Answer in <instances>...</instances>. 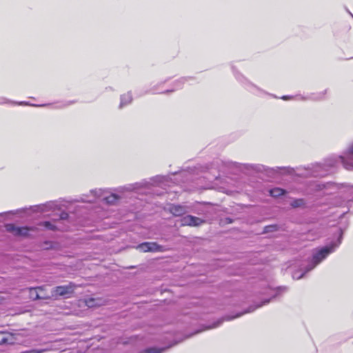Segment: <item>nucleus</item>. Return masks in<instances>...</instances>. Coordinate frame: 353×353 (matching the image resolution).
Segmentation results:
<instances>
[{
	"instance_id": "f257e3e1",
	"label": "nucleus",
	"mask_w": 353,
	"mask_h": 353,
	"mask_svg": "<svg viewBox=\"0 0 353 353\" xmlns=\"http://www.w3.org/2000/svg\"><path fill=\"white\" fill-rule=\"evenodd\" d=\"M343 238V232L338 230L337 239L332 241L329 244L317 248L312 251V259L304 270H301V272H294L292 275L294 279H300L303 277L304 274L313 270L317 265L325 259L329 254L333 253L341 243Z\"/></svg>"
},
{
	"instance_id": "f03ea898",
	"label": "nucleus",
	"mask_w": 353,
	"mask_h": 353,
	"mask_svg": "<svg viewBox=\"0 0 353 353\" xmlns=\"http://www.w3.org/2000/svg\"><path fill=\"white\" fill-rule=\"evenodd\" d=\"M338 163H341L346 170H353V142L348 145L344 155L329 159L323 165H317L313 175L323 176L331 172V168L335 167Z\"/></svg>"
},
{
	"instance_id": "7ed1b4c3",
	"label": "nucleus",
	"mask_w": 353,
	"mask_h": 353,
	"mask_svg": "<svg viewBox=\"0 0 353 353\" xmlns=\"http://www.w3.org/2000/svg\"><path fill=\"white\" fill-rule=\"evenodd\" d=\"M97 199H101L108 204H114L119 199V196L115 194H111L106 196V191L101 189L90 190L89 195H83L81 198L82 202L93 203Z\"/></svg>"
},
{
	"instance_id": "20e7f679",
	"label": "nucleus",
	"mask_w": 353,
	"mask_h": 353,
	"mask_svg": "<svg viewBox=\"0 0 353 353\" xmlns=\"http://www.w3.org/2000/svg\"><path fill=\"white\" fill-rule=\"evenodd\" d=\"M136 248L141 252H163V247L156 242H144L139 244Z\"/></svg>"
},
{
	"instance_id": "39448f33",
	"label": "nucleus",
	"mask_w": 353,
	"mask_h": 353,
	"mask_svg": "<svg viewBox=\"0 0 353 353\" xmlns=\"http://www.w3.org/2000/svg\"><path fill=\"white\" fill-rule=\"evenodd\" d=\"M74 285L72 283L54 288L52 291V296H66L74 292Z\"/></svg>"
},
{
	"instance_id": "423d86ee",
	"label": "nucleus",
	"mask_w": 353,
	"mask_h": 353,
	"mask_svg": "<svg viewBox=\"0 0 353 353\" xmlns=\"http://www.w3.org/2000/svg\"><path fill=\"white\" fill-rule=\"evenodd\" d=\"M7 231L13 233L17 236H28L30 229L27 227H16L13 224H8L6 225Z\"/></svg>"
},
{
	"instance_id": "0eeeda50",
	"label": "nucleus",
	"mask_w": 353,
	"mask_h": 353,
	"mask_svg": "<svg viewBox=\"0 0 353 353\" xmlns=\"http://www.w3.org/2000/svg\"><path fill=\"white\" fill-rule=\"evenodd\" d=\"M181 225L199 226L203 223V221L196 216L187 215L181 219Z\"/></svg>"
},
{
	"instance_id": "6e6552de",
	"label": "nucleus",
	"mask_w": 353,
	"mask_h": 353,
	"mask_svg": "<svg viewBox=\"0 0 353 353\" xmlns=\"http://www.w3.org/2000/svg\"><path fill=\"white\" fill-rule=\"evenodd\" d=\"M30 291L31 296L34 299H46L50 297L48 295L41 294V292L43 291V287L30 288Z\"/></svg>"
},
{
	"instance_id": "1a4fd4ad",
	"label": "nucleus",
	"mask_w": 353,
	"mask_h": 353,
	"mask_svg": "<svg viewBox=\"0 0 353 353\" xmlns=\"http://www.w3.org/2000/svg\"><path fill=\"white\" fill-rule=\"evenodd\" d=\"M170 211L173 215L176 216H181L188 212L185 206L180 205H172L170 208Z\"/></svg>"
},
{
	"instance_id": "9d476101",
	"label": "nucleus",
	"mask_w": 353,
	"mask_h": 353,
	"mask_svg": "<svg viewBox=\"0 0 353 353\" xmlns=\"http://www.w3.org/2000/svg\"><path fill=\"white\" fill-rule=\"evenodd\" d=\"M56 207V204L53 201L48 202L46 204L34 206L36 211L38 212H47L51 210H54Z\"/></svg>"
},
{
	"instance_id": "9b49d317",
	"label": "nucleus",
	"mask_w": 353,
	"mask_h": 353,
	"mask_svg": "<svg viewBox=\"0 0 353 353\" xmlns=\"http://www.w3.org/2000/svg\"><path fill=\"white\" fill-rule=\"evenodd\" d=\"M14 343L11 334L0 332V344H13Z\"/></svg>"
},
{
	"instance_id": "f8f14e48",
	"label": "nucleus",
	"mask_w": 353,
	"mask_h": 353,
	"mask_svg": "<svg viewBox=\"0 0 353 353\" xmlns=\"http://www.w3.org/2000/svg\"><path fill=\"white\" fill-rule=\"evenodd\" d=\"M132 101V96L130 92H128L121 96V101L119 104V108H122L124 106L131 103Z\"/></svg>"
},
{
	"instance_id": "ddd939ff",
	"label": "nucleus",
	"mask_w": 353,
	"mask_h": 353,
	"mask_svg": "<svg viewBox=\"0 0 353 353\" xmlns=\"http://www.w3.org/2000/svg\"><path fill=\"white\" fill-rule=\"evenodd\" d=\"M148 185H149V183H148L146 181H141V182L130 185H129V187L125 188V189L129 191L138 190L141 188H143V187H148Z\"/></svg>"
},
{
	"instance_id": "4468645a",
	"label": "nucleus",
	"mask_w": 353,
	"mask_h": 353,
	"mask_svg": "<svg viewBox=\"0 0 353 353\" xmlns=\"http://www.w3.org/2000/svg\"><path fill=\"white\" fill-rule=\"evenodd\" d=\"M285 193V190L280 188H274L270 190V194L273 197H277Z\"/></svg>"
},
{
	"instance_id": "2eb2a0df",
	"label": "nucleus",
	"mask_w": 353,
	"mask_h": 353,
	"mask_svg": "<svg viewBox=\"0 0 353 353\" xmlns=\"http://www.w3.org/2000/svg\"><path fill=\"white\" fill-rule=\"evenodd\" d=\"M345 193L346 194L345 200L352 201L353 199V185H346Z\"/></svg>"
},
{
	"instance_id": "dca6fc26",
	"label": "nucleus",
	"mask_w": 353,
	"mask_h": 353,
	"mask_svg": "<svg viewBox=\"0 0 353 353\" xmlns=\"http://www.w3.org/2000/svg\"><path fill=\"white\" fill-rule=\"evenodd\" d=\"M323 187L325 189V192H324L325 194H330L332 193V192L331 190L336 189V186L331 183H328L327 185H323Z\"/></svg>"
},
{
	"instance_id": "f3484780",
	"label": "nucleus",
	"mask_w": 353,
	"mask_h": 353,
	"mask_svg": "<svg viewBox=\"0 0 353 353\" xmlns=\"http://www.w3.org/2000/svg\"><path fill=\"white\" fill-rule=\"evenodd\" d=\"M11 103L8 99H7L6 98H4V97H0V104H6V103ZM12 103H14V104H18V105H29L30 104L27 102H24V101H21V102H19V103H15V102H12Z\"/></svg>"
},
{
	"instance_id": "a211bd4d",
	"label": "nucleus",
	"mask_w": 353,
	"mask_h": 353,
	"mask_svg": "<svg viewBox=\"0 0 353 353\" xmlns=\"http://www.w3.org/2000/svg\"><path fill=\"white\" fill-rule=\"evenodd\" d=\"M164 350L165 348H149L140 353H162Z\"/></svg>"
},
{
	"instance_id": "6ab92c4d",
	"label": "nucleus",
	"mask_w": 353,
	"mask_h": 353,
	"mask_svg": "<svg viewBox=\"0 0 353 353\" xmlns=\"http://www.w3.org/2000/svg\"><path fill=\"white\" fill-rule=\"evenodd\" d=\"M304 204V201L303 199H296V200H294L292 203V206L294 207V208H297V207H300L302 205Z\"/></svg>"
},
{
	"instance_id": "aec40b11",
	"label": "nucleus",
	"mask_w": 353,
	"mask_h": 353,
	"mask_svg": "<svg viewBox=\"0 0 353 353\" xmlns=\"http://www.w3.org/2000/svg\"><path fill=\"white\" fill-rule=\"evenodd\" d=\"M44 226L46 228L51 230H55L57 228L56 225H54V224L51 223L49 221L44 222Z\"/></svg>"
},
{
	"instance_id": "412c9836",
	"label": "nucleus",
	"mask_w": 353,
	"mask_h": 353,
	"mask_svg": "<svg viewBox=\"0 0 353 353\" xmlns=\"http://www.w3.org/2000/svg\"><path fill=\"white\" fill-rule=\"evenodd\" d=\"M94 301V299H91L88 300V301H86V304H87V305H88V307H92V306H94V304L93 303Z\"/></svg>"
},
{
	"instance_id": "4be33fe9",
	"label": "nucleus",
	"mask_w": 353,
	"mask_h": 353,
	"mask_svg": "<svg viewBox=\"0 0 353 353\" xmlns=\"http://www.w3.org/2000/svg\"><path fill=\"white\" fill-rule=\"evenodd\" d=\"M286 290V288H279L278 290H277V292L274 295V296H276L278 295V293L281 291H285Z\"/></svg>"
},
{
	"instance_id": "5701e85b",
	"label": "nucleus",
	"mask_w": 353,
	"mask_h": 353,
	"mask_svg": "<svg viewBox=\"0 0 353 353\" xmlns=\"http://www.w3.org/2000/svg\"><path fill=\"white\" fill-rule=\"evenodd\" d=\"M68 217L67 213H62L60 216L61 219H65Z\"/></svg>"
},
{
	"instance_id": "b1692460",
	"label": "nucleus",
	"mask_w": 353,
	"mask_h": 353,
	"mask_svg": "<svg viewBox=\"0 0 353 353\" xmlns=\"http://www.w3.org/2000/svg\"><path fill=\"white\" fill-rule=\"evenodd\" d=\"M221 321H218L217 323H214V324L213 325V326H211V327H210L209 328H214V327H218V326L221 324Z\"/></svg>"
},
{
	"instance_id": "393cba45",
	"label": "nucleus",
	"mask_w": 353,
	"mask_h": 353,
	"mask_svg": "<svg viewBox=\"0 0 353 353\" xmlns=\"http://www.w3.org/2000/svg\"><path fill=\"white\" fill-rule=\"evenodd\" d=\"M270 301V299L264 301L261 304L259 305L256 307H259L263 306V305L269 303Z\"/></svg>"
},
{
	"instance_id": "a878e982",
	"label": "nucleus",
	"mask_w": 353,
	"mask_h": 353,
	"mask_svg": "<svg viewBox=\"0 0 353 353\" xmlns=\"http://www.w3.org/2000/svg\"><path fill=\"white\" fill-rule=\"evenodd\" d=\"M274 228V225H269V226L266 227V229H267L266 232L272 231V229Z\"/></svg>"
},
{
	"instance_id": "bb28decb",
	"label": "nucleus",
	"mask_w": 353,
	"mask_h": 353,
	"mask_svg": "<svg viewBox=\"0 0 353 353\" xmlns=\"http://www.w3.org/2000/svg\"><path fill=\"white\" fill-rule=\"evenodd\" d=\"M323 95H324V94H320V96L316 97H314L313 99H316V100H319V99H323Z\"/></svg>"
},
{
	"instance_id": "cd10ccee",
	"label": "nucleus",
	"mask_w": 353,
	"mask_h": 353,
	"mask_svg": "<svg viewBox=\"0 0 353 353\" xmlns=\"http://www.w3.org/2000/svg\"><path fill=\"white\" fill-rule=\"evenodd\" d=\"M290 98V97H289V96H283L281 99H283V100H287Z\"/></svg>"
},
{
	"instance_id": "c85d7f7f",
	"label": "nucleus",
	"mask_w": 353,
	"mask_h": 353,
	"mask_svg": "<svg viewBox=\"0 0 353 353\" xmlns=\"http://www.w3.org/2000/svg\"><path fill=\"white\" fill-rule=\"evenodd\" d=\"M241 316V314L236 315L235 316H233V317H231V318H228L227 319H228V320L233 319L234 318H235V317H238V316Z\"/></svg>"
},
{
	"instance_id": "c756f323",
	"label": "nucleus",
	"mask_w": 353,
	"mask_h": 353,
	"mask_svg": "<svg viewBox=\"0 0 353 353\" xmlns=\"http://www.w3.org/2000/svg\"><path fill=\"white\" fill-rule=\"evenodd\" d=\"M72 103V102H67V103H65L64 105H63L62 107H65V106H68L69 105H70Z\"/></svg>"
},
{
	"instance_id": "7c9ffc66",
	"label": "nucleus",
	"mask_w": 353,
	"mask_h": 353,
	"mask_svg": "<svg viewBox=\"0 0 353 353\" xmlns=\"http://www.w3.org/2000/svg\"><path fill=\"white\" fill-rule=\"evenodd\" d=\"M254 310H255V308H253L252 310H249L248 311H247V312H251L254 311Z\"/></svg>"
},
{
	"instance_id": "2f4dec72",
	"label": "nucleus",
	"mask_w": 353,
	"mask_h": 353,
	"mask_svg": "<svg viewBox=\"0 0 353 353\" xmlns=\"http://www.w3.org/2000/svg\"><path fill=\"white\" fill-rule=\"evenodd\" d=\"M34 106H37V107H39V106H44L45 105H34Z\"/></svg>"
},
{
	"instance_id": "473e14b6",
	"label": "nucleus",
	"mask_w": 353,
	"mask_h": 353,
	"mask_svg": "<svg viewBox=\"0 0 353 353\" xmlns=\"http://www.w3.org/2000/svg\"><path fill=\"white\" fill-rule=\"evenodd\" d=\"M172 92V90H166L165 92Z\"/></svg>"
},
{
	"instance_id": "72a5a7b5",
	"label": "nucleus",
	"mask_w": 353,
	"mask_h": 353,
	"mask_svg": "<svg viewBox=\"0 0 353 353\" xmlns=\"http://www.w3.org/2000/svg\"><path fill=\"white\" fill-rule=\"evenodd\" d=\"M185 80H186V79H182L181 81H184Z\"/></svg>"
}]
</instances>
